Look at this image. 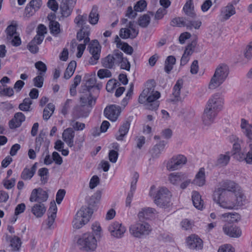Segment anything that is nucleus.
<instances>
[{
	"instance_id": "4be33fe9",
	"label": "nucleus",
	"mask_w": 252,
	"mask_h": 252,
	"mask_svg": "<svg viewBox=\"0 0 252 252\" xmlns=\"http://www.w3.org/2000/svg\"><path fill=\"white\" fill-rule=\"evenodd\" d=\"M130 126V122L129 121H126L121 126L118 133L116 135V138L117 140H123L129 130Z\"/></svg>"
},
{
	"instance_id": "c756f323",
	"label": "nucleus",
	"mask_w": 252,
	"mask_h": 252,
	"mask_svg": "<svg viewBox=\"0 0 252 252\" xmlns=\"http://www.w3.org/2000/svg\"><path fill=\"white\" fill-rule=\"evenodd\" d=\"M233 195H234L235 200L234 201H230L229 199L227 200V202H230L234 204V206L232 208H224L225 209H234L237 206H241L243 205V202L245 201V197L243 194L238 192H235Z\"/></svg>"
},
{
	"instance_id": "864d4df0",
	"label": "nucleus",
	"mask_w": 252,
	"mask_h": 252,
	"mask_svg": "<svg viewBox=\"0 0 252 252\" xmlns=\"http://www.w3.org/2000/svg\"><path fill=\"white\" fill-rule=\"evenodd\" d=\"M118 82L115 79L109 80L106 86V89L108 92H112L114 89L117 87Z\"/></svg>"
},
{
	"instance_id": "ea45409f",
	"label": "nucleus",
	"mask_w": 252,
	"mask_h": 252,
	"mask_svg": "<svg viewBox=\"0 0 252 252\" xmlns=\"http://www.w3.org/2000/svg\"><path fill=\"white\" fill-rule=\"evenodd\" d=\"M169 180L171 183L177 185L183 180V175L181 173H172L169 176Z\"/></svg>"
},
{
	"instance_id": "0e129e2a",
	"label": "nucleus",
	"mask_w": 252,
	"mask_h": 252,
	"mask_svg": "<svg viewBox=\"0 0 252 252\" xmlns=\"http://www.w3.org/2000/svg\"><path fill=\"white\" fill-rule=\"evenodd\" d=\"M120 64H121V69H125L127 71L130 70V64L126 58H124L123 56V61L120 62Z\"/></svg>"
},
{
	"instance_id": "423d86ee",
	"label": "nucleus",
	"mask_w": 252,
	"mask_h": 252,
	"mask_svg": "<svg viewBox=\"0 0 252 252\" xmlns=\"http://www.w3.org/2000/svg\"><path fill=\"white\" fill-rule=\"evenodd\" d=\"M229 73L228 67L224 64L219 66L210 81L209 88L215 89L220 86L225 80Z\"/></svg>"
},
{
	"instance_id": "de8ad7c7",
	"label": "nucleus",
	"mask_w": 252,
	"mask_h": 252,
	"mask_svg": "<svg viewBox=\"0 0 252 252\" xmlns=\"http://www.w3.org/2000/svg\"><path fill=\"white\" fill-rule=\"evenodd\" d=\"M34 173L31 169L25 168L21 174V178L24 180H28L32 179Z\"/></svg>"
},
{
	"instance_id": "603ef678",
	"label": "nucleus",
	"mask_w": 252,
	"mask_h": 252,
	"mask_svg": "<svg viewBox=\"0 0 252 252\" xmlns=\"http://www.w3.org/2000/svg\"><path fill=\"white\" fill-rule=\"evenodd\" d=\"M87 18V14H84L83 15H79L75 18L74 22L77 24L78 27L82 28L83 25L85 23Z\"/></svg>"
},
{
	"instance_id": "9d476101",
	"label": "nucleus",
	"mask_w": 252,
	"mask_h": 252,
	"mask_svg": "<svg viewBox=\"0 0 252 252\" xmlns=\"http://www.w3.org/2000/svg\"><path fill=\"white\" fill-rule=\"evenodd\" d=\"M80 249L86 251H93L97 246L96 240L93 234H84L77 241Z\"/></svg>"
},
{
	"instance_id": "4c0bfd02",
	"label": "nucleus",
	"mask_w": 252,
	"mask_h": 252,
	"mask_svg": "<svg viewBox=\"0 0 252 252\" xmlns=\"http://www.w3.org/2000/svg\"><path fill=\"white\" fill-rule=\"evenodd\" d=\"M230 160V156L228 153L225 154H221L217 159L216 165L220 166H224L226 165Z\"/></svg>"
},
{
	"instance_id": "bf43d9fd",
	"label": "nucleus",
	"mask_w": 252,
	"mask_h": 252,
	"mask_svg": "<svg viewBox=\"0 0 252 252\" xmlns=\"http://www.w3.org/2000/svg\"><path fill=\"white\" fill-rule=\"evenodd\" d=\"M70 125L75 130H82L85 127V124L75 122V120L71 121Z\"/></svg>"
},
{
	"instance_id": "58836bf2",
	"label": "nucleus",
	"mask_w": 252,
	"mask_h": 252,
	"mask_svg": "<svg viewBox=\"0 0 252 252\" xmlns=\"http://www.w3.org/2000/svg\"><path fill=\"white\" fill-rule=\"evenodd\" d=\"M49 171L47 168L43 167L38 170V175L40 177L42 184H45L48 180Z\"/></svg>"
},
{
	"instance_id": "6e6d98bb",
	"label": "nucleus",
	"mask_w": 252,
	"mask_h": 252,
	"mask_svg": "<svg viewBox=\"0 0 252 252\" xmlns=\"http://www.w3.org/2000/svg\"><path fill=\"white\" fill-rule=\"evenodd\" d=\"M186 23V19L183 20L182 18H175L173 19L170 23L171 26L173 27L177 26L179 27H181L182 26L186 27L185 25V23Z\"/></svg>"
},
{
	"instance_id": "a18cd8bd",
	"label": "nucleus",
	"mask_w": 252,
	"mask_h": 252,
	"mask_svg": "<svg viewBox=\"0 0 252 252\" xmlns=\"http://www.w3.org/2000/svg\"><path fill=\"white\" fill-rule=\"evenodd\" d=\"M17 26L12 24L9 25L6 29L7 38L8 40L11 39L14 35L17 34L16 32Z\"/></svg>"
},
{
	"instance_id": "3c124183",
	"label": "nucleus",
	"mask_w": 252,
	"mask_h": 252,
	"mask_svg": "<svg viewBox=\"0 0 252 252\" xmlns=\"http://www.w3.org/2000/svg\"><path fill=\"white\" fill-rule=\"evenodd\" d=\"M147 6V2L145 0H140L136 2L134 6V10L136 12H142Z\"/></svg>"
},
{
	"instance_id": "8fccbe9b",
	"label": "nucleus",
	"mask_w": 252,
	"mask_h": 252,
	"mask_svg": "<svg viewBox=\"0 0 252 252\" xmlns=\"http://www.w3.org/2000/svg\"><path fill=\"white\" fill-rule=\"evenodd\" d=\"M112 73L108 68L100 69L97 71V76L101 79L111 77Z\"/></svg>"
},
{
	"instance_id": "c9c22d12",
	"label": "nucleus",
	"mask_w": 252,
	"mask_h": 252,
	"mask_svg": "<svg viewBox=\"0 0 252 252\" xmlns=\"http://www.w3.org/2000/svg\"><path fill=\"white\" fill-rule=\"evenodd\" d=\"M55 110V106L53 103H50L44 108L43 113V118L47 121L52 116Z\"/></svg>"
},
{
	"instance_id": "7ed1b4c3",
	"label": "nucleus",
	"mask_w": 252,
	"mask_h": 252,
	"mask_svg": "<svg viewBox=\"0 0 252 252\" xmlns=\"http://www.w3.org/2000/svg\"><path fill=\"white\" fill-rule=\"evenodd\" d=\"M223 99L220 94L213 95L208 101L203 115V122L205 125L212 124L218 113L222 107Z\"/></svg>"
},
{
	"instance_id": "4468645a",
	"label": "nucleus",
	"mask_w": 252,
	"mask_h": 252,
	"mask_svg": "<svg viewBox=\"0 0 252 252\" xmlns=\"http://www.w3.org/2000/svg\"><path fill=\"white\" fill-rule=\"evenodd\" d=\"M94 45H90L89 46L90 53L92 56L90 59L89 62L92 65L96 64L100 58L101 48L97 40H94Z\"/></svg>"
},
{
	"instance_id": "2eb2a0df",
	"label": "nucleus",
	"mask_w": 252,
	"mask_h": 252,
	"mask_svg": "<svg viewBox=\"0 0 252 252\" xmlns=\"http://www.w3.org/2000/svg\"><path fill=\"white\" fill-rule=\"evenodd\" d=\"M108 230L112 236L117 238H121L125 232L126 229L121 223L116 221L110 224Z\"/></svg>"
},
{
	"instance_id": "774afa93",
	"label": "nucleus",
	"mask_w": 252,
	"mask_h": 252,
	"mask_svg": "<svg viewBox=\"0 0 252 252\" xmlns=\"http://www.w3.org/2000/svg\"><path fill=\"white\" fill-rule=\"evenodd\" d=\"M244 56L246 58L249 60L252 57V42L247 46L244 53Z\"/></svg>"
},
{
	"instance_id": "bb28decb",
	"label": "nucleus",
	"mask_w": 252,
	"mask_h": 252,
	"mask_svg": "<svg viewBox=\"0 0 252 252\" xmlns=\"http://www.w3.org/2000/svg\"><path fill=\"white\" fill-rule=\"evenodd\" d=\"M46 210V208L42 203L35 204L32 208V212L36 218L42 217Z\"/></svg>"
},
{
	"instance_id": "5701e85b",
	"label": "nucleus",
	"mask_w": 252,
	"mask_h": 252,
	"mask_svg": "<svg viewBox=\"0 0 252 252\" xmlns=\"http://www.w3.org/2000/svg\"><path fill=\"white\" fill-rule=\"evenodd\" d=\"M96 83V79L94 76L91 77L89 78L86 82V84L85 85L86 89H84V91H86V92H83L84 94H87L88 96L90 97H94L95 96H93V92L94 89V86Z\"/></svg>"
},
{
	"instance_id": "052dcab7",
	"label": "nucleus",
	"mask_w": 252,
	"mask_h": 252,
	"mask_svg": "<svg viewBox=\"0 0 252 252\" xmlns=\"http://www.w3.org/2000/svg\"><path fill=\"white\" fill-rule=\"evenodd\" d=\"M65 190L64 189H60L57 191L56 196V201L58 204H61L65 196Z\"/></svg>"
},
{
	"instance_id": "338daca9",
	"label": "nucleus",
	"mask_w": 252,
	"mask_h": 252,
	"mask_svg": "<svg viewBox=\"0 0 252 252\" xmlns=\"http://www.w3.org/2000/svg\"><path fill=\"white\" fill-rule=\"evenodd\" d=\"M118 153L115 150H110L109 153V159L112 163H115L118 158Z\"/></svg>"
},
{
	"instance_id": "49530a36",
	"label": "nucleus",
	"mask_w": 252,
	"mask_h": 252,
	"mask_svg": "<svg viewBox=\"0 0 252 252\" xmlns=\"http://www.w3.org/2000/svg\"><path fill=\"white\" fill-rule=\"evenodd\" d=\"M35 67L39 71L38 74L44 76L47 71L46 65L42 61H38L35 63Z\"/></svg>"
},
{
	"instance_id": "1a4fd4ad",
	"label": "nucleus",
	"mask_w": 252,
	"mask_h": 252,
	"mask_svg": "<svg viewBox=\"0 0 252 252\" xmlns=\"http://www.w3.org/2000/svg\"><path fill=\"white\" fill-rule=\"evenodd\" d=\"M171 194L165 188H160L154 197V202L158 207L166 208L170 205Z\"/></svg>"
},
{
	"instance_id": "7c9ffc66",
	"label": "nucleus",
	"mask_w": 252,
	"mask_h": 252,
	"mask_svg": "<svg viewBox=\"0 0 252 252\" xmlns=\"http://www.w3.org/2000/svg\"><path fill=\"white\" fill-rule=\"evenodd\" d=\"M192 201L194 206L198 210H202L203 207V201L198 192L193 191L192 192Z\"/></svg>"
},
{
	"instance_id": "13d9d810",
	"label": "nucleus",
	"mask_w": 252,
	"mask_h": 252,
	"mask_svg": "<svg viewBox=\"0 0 252 252\" xmlns=\"http://www.w3.org/2000/svg\"><path fill=\"white\" fill-rule=\"evenodd\" d=\"M250 147V150L248 152L245 159L248 164H252V141H247Z\"/></svg>"
},
{
	"instance_id": "b1692460",
	"label": "nucleus",
	"mask_w": 252,
	"mask_h": 252,
	"mask_svg": "<svg viewBox=\"0 0 252 252\" xmlns=\"http://www.w3.org/2000/svg\"><path fill=\"white\" fill-rule=\"evenodd\" d=\"M205 173L203 167L200 168L195 175L193 183L199 187H202L205 184Z\"/></svg>"
},
{
	"instance_id": "e2e57ef3",
	"label": "nucleus",
	"mask_w": 252,
	"mask_h": 252,
	"mask_svg": "<svg viewBox=\"0 0 252 252\" xmlns=\"http://www.w3.org/2000/svg\"><path fill=\"white\" fill-rule=\"evenodd\" d=\"M53 162L57 165H61L63 163V158L60 154L57 152H54L52 153Z\"/></svg>"
},
{
	"instance_id": "9b49d317",
	"label": "nucleus",
	"mask_w": 252,
	"mask_h": 252,
	"mask_svg": "<svg viewBox=\"0 0 252 252\" xmlns=\"http://www.w3.org/2000/svg\"><path fill=\"white\" fill-rule=\"evenodd\" d=\"M187 159L186 157L182 155L173 156L166 164L167 169L169 171H174L181 168L186 164Z\"/></svg>"
},
{
	"instance_id": "20e7f679",
	"label": "nucleus",
	"mask_w": 252,
	"mask_h": 252,
	"mask_svg": "<svg viewBox=\"0 0 252 252\" xmlns=\"http://www.w3.org/2000/svg\"><path fill=\"white\" fill-rule=\"evenodd\" d=\"M97 97L88 96L87 94H84L80 97V105H77L74 108V115L77 119L87 117L95 105Z\"/></svg>"
},
{
	"instance_id": "a19ab883",
	"label": "nucleus",
	"mask_w": 252,
	"mask_h": 252,
	"mask_svg": "<svg viewBox=\"0 0 252 252\" xmlns=\"http://www.w3.org/2000/svg\"><path fill=\"white\" fill-rule=\"evenodd\" d=\"M184 24L188 30H191L192 28L198 29L201 26L202 23L199 20L190 21L186 19V23Z\"/></svg>"
},
{
	"instance_id": "aec40b11",
	"label": "nucleus",
	"mask_w": 252,
	"mask_h": 252,
	"mask_svg": "<svg viewBox=\"0 0 252 252\" xmlns=\"http://www.w3.org/2000/svg\"><path fill=\"white\" fill-rule=\"evenodd\" d=\"M75 136V132L72 128L65 129L63 133V139L67 144L68 147H72L74 146L73 139Z\"/></svg>"
},
{
	"instance_id": "f8f14e48",
	"label": "nucleus",
	"mask_w": 252,
	"mask_h": 252,
	"mask_svg": "<svg viewBox=\"0 0 252 252\" xmlns=\"http://www.w3.org/2000/svg\"><path fill=\"white\" fill-rule=\"evenodd\" d=\"M48 198L47 192L42 189L39 188L33 189L31 194L30 201L32 202H38L42 203L46 201Z\"/></svg>"
},
{
	"instance_id": "e433bc0d",
	"label": "nucleus",
	"mask_w": 252,
	"mask_h": 252,
	"mask_svg": "<svg viewBox=\"0 0 252 252\" xmlns=\"http://www.w3.org/2000/svg\"><path fill=\"white\" fill-rule=\"evenodd\" d=\"M49 29L52 34L57 35L61 32L59 23L55 20H52L49 23Z\"/></svg>"
},
{
	"instance_id": "393cba45",
	"label": "nucleus",
	"mask_w": 252,
	"mask_h": 252,
	"mask_svg": "<svg viewBox=\"0 0 252 252\" xmlns=\"http://www.w3.org/2000/svg\"><path fill=\"white\" fill-rule=\"evenodd\" d=\"M5 239L7 241H10V246L14 251H18L21 247L22 242L21 239L16 236L11 237L7 234L6 235Z\"/></svg>"
},
{
	"instance_id": "412c9836",
	"label": "nucleus",
	"mask_w": 252,
	"mask_h": 252,
	"mask_svg": "<svg viewBox=\"0 0 252 252\" xmlns=\"http://www.w3.org/2000/svg\"><path fill=\"white\" fill-rule=\"evenodd\" d=\"M167 143L166 141L164 140L160 141L153 147L150 151L151 157L153 158H158L160 157Z\"/></svg>"
},
{
	"instance_id": "473e14b6",
	"label": "nucleus",
	"mask_w": 252,
	"mask_h": 252,
	"mask_svg": "<svg viewBox=\"0 0 252 252\" xmlns=\"http://www.w3.org/2000/svg\"><path fill=\"white\" fill-rule=\"evenodd\" d=\"M99 19L97 7L94 6L89 16V21L92 25H95Z\"/></svg>"
},
{
	"instance_id": "72a5a7b5",
	"label": "nucleus",
	"mask_w": 252,
	"mask_h": 252,
	"mask_svg": "<svg viewBox=\"0 0 252 252\" xmlns=\"http://www.w3.org/2000/svg\"><path fill=\"white\" fill-rule=\"evenodd\" d=\"M76 67V62L75 61H71L64 73V78L66 79H69L73 74Z\"/></svg>"
},
{
	"instance_id": "39448f33",
	"label": "nucleus",
	"mask_w": 252,
	"mask_h": 252,
	"mask_svg": "<svg viewBox=\"0 0 252 252\" xmlns=\"http://www.w3.org/2000/svg\"><path fill=\"white\" fill-rule=\"evenodd\" d=\"M93 213V209L87 206H82L77 212L72 221L73 226L79 229L88 223Z\"/></svg>"
},
{
	"instance_id": "a211bd4d",
	"label": "nucleus",
	"mask_w": 252,
	"mask_h": 252,
	"mask_svg": "<svg viewBox=\"0 0 252 252\" xmlns=\"http://www.w3.org/2000/svg\"><path fill=\"white\" fill-rule=\"evenodd\" d=\"M41 5V0H32L26 7V15L28 16H32L40 8Z\"/></svg>"
},
{
	"instance_id": "f03ea898",
	"label": "nucleus",
	"mask_w": 252,
	"mask_h": 252,
	"mask_svg": "<svg viewBox=\"0 0 252 252\" xmlns=\"http://www.w3.org/2000/svg\"><path fill=\"white\" fill-rule=\"evenodd\" d=\"M156 83L154 79L148 80L145 84L146 88L140 94L138 101L143 104L145 109L156 111L159 105V101L158 99L160 97V94L155 91Z\"/></svg>"
},
{
	"instance_id": "ddd939ff",
	"label": "nucleus",
	"mask_w": 252,
	"mask_h": 252,
	"mask_svg": "<svg viewBox=\"0 0 252 252\" xmlns=\"http://www.w3.org/2000/svg\"><path fill=\"white\" fill-rule=\"evenodd\" d=\"M121 112V107L115 104L107 106L104 110V116L109 120L116 121Z\"/></svg>"
},
{
	"instance_id": "c85d7f7f",
	"label": "nucleus",
	"mask_w": 252,
	"mask_h": 252,
	"mask_svg": "<svg viewBox=\"0 0 252 252\" xmlns=\"http://www.w3.org/2000/svg\"><path fill=\"white\" fill-rule=\"evenodd\" d=\"M183 87V82L182 80H178L173 88L172 95L174 98L171 99L172 102L179 101L180 98L181 89Z\"/></svg>"
},
{
	"instance_id": "c03bdc74",
	"label": "nucleus",
	"mask_w": 252,
	"mask_h": 252,
	"mask_svg": "<svg viewBox=\"0 0 252 252\" xmlns=\"http://www.w3.org/2000/svg\"><path fill=\"white\" fill-rule=\"evenodd\" d=\"M67 2H68L65 1V2L62 4L60 6L61 14L63 16L65 17L69 16L72 12V9L69 8L67 3Z\"/></svg>"
},
{
	"instance_id": "2f4dec72",
	"label": "nucleus",
	"mask_w": 252,
	"mask_h": 252,
	"mask_svg": "<svg viewBox=\"0 0 252 252\" xmlns=\"http://www.w3.org/2000/svg\"><path fill=\"white\" fill-rule=\"evenodd\" d=\"M176 58L173 56L167 57L164 63V71L168 74L172 70L173 65L176 63Z\"/></svg>"
},
{
	"instance_id": "79ce46f5",
	"label": "nucleus",
	"mask_w": 252,
	"mask_h": 252,
	"mask_svg": "<svg viewBox=\"0 0 252 252\" xmlns=\"http://www.w3.org/2000/svg\"><path fill=\"white\" fill-rule=\"evenodd\" d=\"M151 18L148 14H144L138 18V25L142 28H146L150 23Z\"/></svg>"
},
{
	"instance_id": "0eeeda50",
	"label": "nucleus",
	"mask_w": 252,
	"mask_h": 252,
	"mask_svg": "<svg viewBox=\"0 0 252 252\" xmlns=\"http://www.w3.org/2000/svg\"><path fill=\"white\" fill-rule=\"evenodd\" d=\"M151 230L150 224L144 220L138 221L129 227L130 234L136 238H141L149 235Z\"/></svg>"
},
{
	"instance_id": "6ab92c4d",
	"label": "nucleus",
	"mask_w": 252,
	"mask_h": 252,
	"mask_svg": "<svg viewBox=\"0 0 252 252\" xmlns=\"http://www.w3.org/2000/svg\"><path fill=\"white\" fill-rule=\"evenodd\" d=\"M26 117L22 112H17L15 114L14 118L9 122V126L11 129H14L20 127L22 123L25 121Z\"/></svg>"
},
{
	"instance_id": "5fc2aeb1",
	"label": "nucleus",
	"mask_w": 252,
	"mask_h": 252,
	"mask_svg": "<svg viewBox=\"0 0 252 252\" xmlns=\"http://www.w3.org/2000/svg\"><path fill=\"white\" fill-rule=\"evenodd\" d=\"M44 76L38 74L37 76L33 79L34 86L37 88H41L44 82Z\"/></svg>"
},
{
	"instance_id": "f704fd0d",
	"label": "nucleus",
	"mask_w": 252,
	"mask_h": 252,
	"mask_svg": "<svg viewBox=\"0 0 252 252\" xmlns=\"http://www.w3.org/2000/svg\"><path fill=\"white\" fill-rule=\"evenodd\" d=\"M235 13V8L232 4L228 5L221 11V15L224 20L228 19Z\"/></svg>"
},
{
	"instance_id": "f3484780",
	"label": "nucleus",
	"mask_w": 252,
	"mask_h": 252,
	"mask_svg": "<svg viewBox=\"0 0 252 252\" xmlns=\"http://www.w3.org/2000/svg\"><path fill=\"white\" fill-rule=\"evenodd\" d=\"M187 245L191 249L199 250L203 247V241L197 235H191L188 237Z\"/></svg>"
},
{
	"instance_id": "09e8293b",
	"label": "nucleus",
	"mask_w": 252,
	"mask_h": 252,
	"mask_svg": "<svg viewBox=\"0 0 252 252\" xmlns=\"http://www.w3.org/2000/svg\"><path fill=\"white\" fill-rule=\"evenodd\" d=\"M90 41V38L89 37H87L85 39L84 43V44H79L77 46V50L78 52L76 54V57L78 58H80L82 57L83 52L86 48V44L89 43Z\"/></svg>"
},
{
	"instance_id": "4d7b16f0",
	"label": "nucleus",
	"mask_w": 252,
	"mask_h": 252,
	"mask_svg": "<svg viewBox=\"0 0 252 252\" xmlns=\"http://www.w3.org/2000/svg\"><path fill=\"white\" fill-rule=\"evenodd\" d=\"M14 91L13 89L10 87L5 88L3 86L0 88V94L5 95L8 96H11L13 95Z\"/></svg>"
},
{
	"instance_id": "69168bd1",
	"label": "nucleus",
	"mask_w": 252,
	"mask_h": 252,
	"mask_svg": "<svg viewBox=\"0 0 252 252\" xmlns=\"http://www.w3.org/2000/svg\"><path fill=\"white\" fill-rule=\"evenodd\" d=\"M37 45L34 43V41H31L27 45V48L32 53L36 54L38 52L39 50Z\"/></svg>"
},
{
	"instance_id": "37998d69",
	"label": "nucleus",
	"mask_w": 252,
	"mask_h": 252,
	"mask_svg": "<svg viewBox=\"0 0 252 252\" xmlns=\"http://www.w3.org/2000/svg\"><path fill=\"white\" fill-rule=\"evenodd\" d=\"M32 104L31 99L29 97L26 98L23 100V102L19 104V108L23 111H29Z\"/></svg>"
},
{
	"instance_id": "cd10ccee",
	"label": "nucleus",
	"mask_w": 252,
	"mask_h": 252,
	"mask_svg": "<svg viewBox=\"0 0 252 252\" xmlns=\"http://www.w3.org/2000/svg\"><path fill=\"white\" fill-rule=\"evenodd\" d=\"M138 32V30H133V32L129 29L122 28L120 30L119 35L123 39L128 38L133 39L137 36Z\"/></svg>"
},
{
	"instance_id": "a878e982",
	"label": "nucleus",
	"mask_w": 252,
	"mask_h": 252,
	"mask_svg": "<svg viewBox=\"0 0 252 252\" xmlns=\"http://www.w3.org/2000/svg\"><path fill=\"white\" fill-rule=\"evenodd\" d=\"M241 127L243 129V132L248 138V141H252V126L248 121L244 119H241Z\"/></svg>"
},
{
	"instance_id": "6e6552de",
	"label": "nucleus",
	"mask_w": 252,
	"mask_h": 252,
	"mask_svg": "<svg viewBox=\"0 0 252 252\" xmlns=\"http://www.w3.org/2000/svg\"><path fill=\"white\" fill-rule=\"evenodd\" d=\"M123 53L119 50H115L112 54H109L102 59L101 63L103 67L108 68H114L119 65L120 62L123 61Z\"/></svg>"
},
{
	"instance_id": "dca6fc26",
	"label": "nucleus",
	"mask_w": 252,
	"mask_h": 252,
	"mask_svg": "<svg viewBox=\"0 0 252 252\" xmlns=\"http://www.w3.org/2000/svg\"><path fill=\"white\" fill-rule=\"evenodd\" d=\"M223 230L225 234L231 237L238 238L241 235V229L231 223H226L223 227Z\"/></svg>"
},
{
	"instance_id": "680f3d73",
	"label": "nucleus",
	"mask_w": 252,
	"mask_h": 252,
	"mask_svg": "<svg viewBox=\"0 0 252 252\" xmlns=\"http://www.w3.org/2000/svg\"><path fill=\"white\" fill-rule=\"evenodd\" d=\"M218 252H235V249L230 244H225L219 248Z\"/></svg>"
},
{
	"instance_id": "f257e3e1",
	"label": "nucleus",
	"mask_w": 252,
	"mask_h": 252,
	"mask_svg": "<svg viewBox=\"0 0 252 252\" xmlns=\"http://www.w3.org/2000/svg\"><path fill=\"white\" fill-rule=\"evenodd\" d=\"M238 185L231 180H224L219 183V187L213 194L214 200L222 208H232L234 204L227 202L228 197L236 192Z\"/></svg>"
}]
</instances>
